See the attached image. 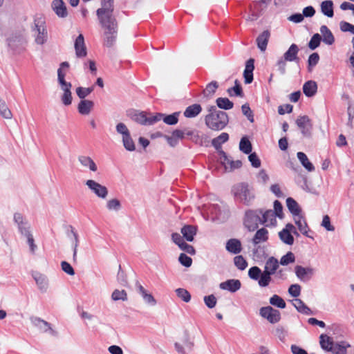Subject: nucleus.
Here are the masks:
<instances>
[{"mask_svg": "<svg viewBox=\"0 0 354 354\" xmlns=\"http://www.w3.org/2000/svg\"><path fill=\"white\" fill-rule=\"evenodd\" d=\"M180 112H174L172 114L167 115L161 113H156V122L162 120L168 125H174L178 122Z\"/></svg>", "mask_w": 354, "mask_h": 354, "instance_id": "obj_15", "label": "nucleus"}, {"mask_svg": "<svg viewBox=\"0 0 354 354\" xmlns=\"http://www.w3.org/2000/svg\"><path fill=\"white\" fill-rule=\"evenodd\" d=\"M320 32L322 34V40L327 45H332L335 42V37L330 30L326 26L322 25L320 27Z\"/></svg>", "mask_w": 354, "mask_h": 354, "instance_id": "obj_24", "label": "nucleus"}, {"mask_svg": "<svg viewBox=\"0 0 354 354\" xmlns=\"http://www.w3.org/2000/svg\"><path fill=\"white\" fill-rule=\"evenodd\" d=\"M268 239V231L263 227L259 230H258L253 239H252V243L254 245H258L261 243H263L267 241Z\"/></svg>", "mask_w": 354, "mask_h": 354, "instance_id": "obj_30", "label": "nucleus"}, {"mask_svg": "<svg viewBox=\"0 0 354 354\" xmlns=\"http://www.w3.org/2000/svg\"><path fill=\"white\" fill-rule=\"evenodd\" d=\"M321 10L328 17H333L334 15L333 1L330 0L322 1L321 3Z\"/></svg>", "mask_w": 354, "mask_h": 354, "instance_id": "obj_36", "label": "nucleus"}, {"mask_svg": "<svg viewBox=\"0 0 354 354\" xmlns=\"http://www.w3.org/2000/svg\"><path fill=\"white\" fill-rule=\"evenodd\" d=\"M100 24L103 30L104 45L112 47L118 36V22L114 15L97 17Z\"/></svg>", "mask_w": 354, "mask_h": 354, "instance_id": "obj_1", "label": "nucleus"}, {"mask_svg": "<svg viewBox=\"0 0 354 354\" xmlns=\"http://www.w3.org/2000/svg\"><path fill=\"white\" fill-rule=\"evenodd\" d=\"M254 60L249 59L245 64V68L243 72L244 81L245 84H250L253 81V71L254 69Z\"/></svg>", "mask_w": 354, "mask_h": 354, "instance_id": "obj_22", "label": "nucleus"}, {"mask_svg": "<svg viewBox=\"0 0 354 354\" xmlns=\"http://www.w3.org/2000/svg\"><path fill=\"white\" fill-rule=\"evenodd\" d=\"M279 236L282 242L287 245H292L294 237L287 230H282L279 232Z\"/></svg>", "mask_w": 354, "mask_h": 354, "instance_id": "obj_43", "label": "nucleus"}, {"mask_svg": "<svg viewBox=\"0 0 354 354\" xmlns=\"http://www.w3.org/2000/svg\"><path fill=\"white\" fill-rule=\"evenodd\" d=\"M202 111V107L198 104H194L187 106L184 111V116L192 118L197 116Z\"/></svg>", "mask_w": 354, "mask_h": 354, "instance_id": "obj_34", "label": "nucleus"}, {"mask_svg": "<svg viewBox=\"0 0 354 354\" xmlns=\"http://www.w3.org/2000/svg\"><path fill=\"white\" fill-rule=\"evenodd\" d=\"M231 192L236 201L245 205H250L255 197L253 189L245 183L234 185Z\"/></svg>", "mask_w": 354, "mask_h": 354, "instance_id": "obj_3", "label": "nucleus"}, {"mask_svg": "<svg viewBox=\"0 0 354 354\" xmlns=\"http://www.w3.org/2000/svg\"><path fill=\"white\" fill-rule=\"evenodd\" d=\"M197 229L195 226L186 225L181 228V233L187 241H192L196 234Z\"/></svg>", "mask_w": 354, "mask_h": 354, "instance_id": "obj_31", "label": "nucleus"}, {"mask_svg": "<svg viewBox=\"0 0 354 354\" xmlns=\"http://www.w3.org/2000/svg\"><path fill=\"white\" fill-rule=\"evenodd\" d=\"M85 184L97 197L104 199L108 196L109 192L107 188L94 180H87Z\"/></svg>", "mask_w": 354, "mask_h": 354, "instance_id": "obj_11", "label": "nucleus"}, {"mask_svg": "<svg viewBox=\"0 0 354 354\" xmlns=\"http://www.w3.org/2000/svg\"><path fill=\"white\" fill-rule=\"evenodd\" d=\"M75 50L77 57H84L87 54L84 36L82 34L79 35L75 41Z\"/></svg>", "mask_w": 354, "mask_h": 354, "instance_id": "obj_17", "label": "nucleus"}, {"mask_svg": "<svg viewBox=\"0 0 354 354\" xmlns=\"http://www.w3.org/2000/svg\"><path fill=\"white\" fill-rule=\"evenodd\" d=\"M270 36V32L266 30L257 37V44L261 51L264 52L266 50Z\"/></svg>", "mask_w": 354, "mask_h": 354, "instance_id": "obj_28", "label": "nucleus"}, {"mask_svg": "<svg viewBox=\"0 0 354 354\" xmlns=\"http://www.w3.org/2000/svg\"><path fill=\"white\" fill-rule=\"evenodd\" d=\"M317 83L313 80L307 81L303 86V92L307 97L315 95L317 93Z\"/></svg>", "mask_w": 354, "mask_h": 354, "instance_id": "obj_32", "label": "nucleus"}, {"mask_svg": "<svg viewBox=\"0 0 354 354\" xmlns=\"http://www.w3.org/2000/svg\"><path fill=\"white\" fill-rule=\"evenodd\" d=\"M321 41V35L318 33L314 34L308 43L309 48L311 50H315L320 45Z\"/></svg>", "mask_w": 354, "mask_h": 354, "instance_id": "obj_52", "label": "nucleus"}, {"mask_svg": "<svg viewBox=\"0 0 354 354\" xmlns=\"http://www.w3.org/2000/svg\"><path fill=\"white\" fill-rule=\"evenodd\" d=\"M270 304L279 308H285L286 306L285 301L277 295H274L270 298Z\"/></svg>", "mask_w": 354, "mask_h": 354, "instance_id": "obj_49", "label": "nucleus"}, {"mask_svg": "<svg viewBox=\"0 0 354 354\" xmlns=\"http://www.w3.org/2000/svg\"><path fill=\"white\" fill-rule=\"evenodd\" d=\"M113 0H102L101 8L96 11L97 17L113 15Z\"/></svg>", "mask_w": 354, "mask_h": 354, "instance_id": "obj_14", "label": "nucleus"}, {"mask_svg": "<svg viewBox=\"0 0 354 354\" xmlns=\"http://www.w3.org/2000/svg\"><path fill=\"white\" fill-rule=\"evenodd\" d=\"M13 221L21 236H24L31 233L30 224L21 213L15 212L13 215Z\"/></svg>", "mask_w": 354, "mask_h": 354, "instance_id": "obj_8", "label": "nucleus"}, {"mask_svg": "<svg viewBox=\"0 0 354 354\" xmlns=\"http://www.w3.org/2000/svg\"><path fill=\"white\" fill-rule=\"evenodd\" d=\"M78 161L84 168H88L91 171H96L97 167L93 160L87 156L81 155L78 156Z\"/></svg>", "mask_w": 354, "mask_h": 354, "instance_id": "obj_25", "label": "nucleus"}, {"mask_svg": "<svg viewBox=\"0 0 354 354\" xmlns=\"http://www.w3.org/2000/svg\"><path fill=\"white\" fill-rule=\"evenodd\" d=\"M229 134L225 132L221 133L218 136L212 140V146L218 151L221 149V145L228 141Z\"/></svg>", "mask_w": 354, "mask_h": 354, "instance_id": "obj_33", "label": "nucleus"}, {"mask_svg": "<svg viewBox=\"0 0 354 354\" xmlns=\"http://www.w3.org/2000/svg\"><path fill=\"white\" fill-rule=\"evenodd\" d=\"M218 153L220 155V159L222 165H223L226 170H228L232 160L227 156L226 153L223 150L218 151Z\"/></svg>", "mask_w": 354, "mask_h": 354, "instance_id": "obj_61", "label": "nucleus"}, {"mask_svg": "<svg viewBox=\"0 0 354 354\" xmlns=\"http://www.w3.org/2000/svg\"><path fill=\"white\" fill-rule=\"evenodd\" d=\"M262 224H266L267 226L269 224H272L273 221H276L275 214L272 209H268L265 212L263 211V214L261 215Z\"/></svg>", "mask_w": 354, "mask_h": 354, "instance_id": "obj_40", "label": "nucleus"}, {"mask_svg": "<svg viewBox=\"0 0 354 354\" xmlns=\"http://www.w3.org/2000/svg\"><path fill=\"white\" fill-rule=\"evenodd\" d=\"M0 115L5 119H11L12 113L6 102L0 97Z\"/></svg>", "mask_w": 354, "mask_h": 354, "instance_id": "obj_45", "label": "nucleus"}, {"mask_svg": "<svg viewBox=\"0 0 354 354\" xmlns=\"http://www.w3.org/2000/svg\"><path fill=\"white\" fill-rule=\"evenodd\" d=\"M93 90L94 86L88 88L80 86L76 88V93L80 99L85 100L84 98L89 95Z\"/></svg>", "mask_w": 354, "mask_h": 354, "instance_id": "obj_47", "label": "nucleus"}, {"mask_svg": "<svg viewBox=\"0 0 354 354\" xmlns=\"http://www.w3.org/2000/svg\"><path fill=\"white\" fill-rule=\"evenodd\" d=\"M227 92L230 96L236 95L243 97V95L242 87L241 85H234L233 87L229 88L227 90Z\"/></svg>", "mask_w": 354, "mask_h": 354, "instance_id": "obj_59", "label": "nucleus"}, {"mask_svg": "<svg viewBox=\"0 0 354 354\" xmlns=\"http://www.w3.org/2000/svg\"><path fill=\"white\" fill-rule=\"evenodd\" d=\"M94 106V102L88 100H82L77 106L79 113L83 115H88Z\"/></svg>", "mask_w": 354, "mask_h": 354, "instance_id": "obj_26", "label": "nucleus"}, {"mask_svg": "<svg viewBox=\"0 0 354 354\" xmlns=\"http://www.w3.org/2000/svg\"><path fill=\"white\" fill-rule=\"evenodd\" d=\"M225 248L229 252L237 254L241 252L242 245L239 239H230L227 241Z\"/></svg>", "mask_w": 354, "mask_h": 354, "instance_id": "obj_23", "label": "nucleus"}, {"mask_svg": "<svg viewBox=\"0 0 354 354\" xmlns=\"http://www.w3.org/2000/svg\"><path fill=\"white\" fill-rule=\"evenodd\" d=\"M51 6L59 17L64 18L68 15L66 7L62 0H53Z\"/></svg>", "mask_w": 354, "mask_h": 354, "instance_id": "obj_20", "label": "nucleus"}, {"mask_svg": "<svg viewBox=\"0 0 354 354\" xmlns=\"http://www.w3.org/2000/svg\"><path fill=\"white\" fill-rule=\"evenodd\" d=\"M70 229H71V233L72 234V235L73 236V238H74V242L73 243V263H77V247L79 245V238H78V234L75 231L73 227L71 225Z\"/></svg>", "mask_w": 354, "mask_h": 354, "instance_id": "obj_42", "label": "nucleus"}, {"mask_svg": "<svg viewBox=\"0 0 354 354\" xmlns=\"http://www.w3.org/2000/svg\"><path fill=\"white\" fill-rule=\"evenodd\" d=\"M272 281V275L263 272L258 281V283L260 287L264 288L268 286Z\"/></svg>", "mask_w": 354, "mask_h": 354, "instance_id": "obj_50", "label": "nucleus"}, {"mask_svg": "<svg viewBox=\"0 0 354 354\" xmlns=\"http://www.w3.org/2000/svg\"><path fill=\"white\" fill-rule=\"evenodd\" d=\"M260 315L271 324H276L281 319V313L271 306L262 307L259 310Z\"/></svg>", "mask_w": 354, "mask_h": 354, "instance_id": "obj_9", "label": "nucleus"}, {"mask_svg": "<svg viewBox=\"0 0 354 354\" xmlns=\"http://www.w3.org/2000/svg\"><path fill=\"white\" fill-rule=\"evenodd\" d=\"M243 114L247 117L250 122H254V115L248 104H244L241 106Z\"/></svg>", "mask_w": 354, "mask_h": 354, "instance_id": "obj_60", "label": "nucleus"}, {"mask_svg": "<svg viewBox=\"0 0 354 354\" xmlns=\"http://www.w3.org/2000/svg\"><path fill=\"white\" fill-rule=\"evenodd\" d=\"M165 138L169 145L172 147L178 145L179 141L184 139L183 133L180 129H176L173 131L170 136H165Z\"/></svg>", "mask_w": 354, "mask_h": 354, "instance_id": "obj_21", "label": "nucleus"}, {"mask_svg": "<svg viewBox=\"0 0 354 354\" xmlns=\"http://www.w3.org/2000/svg\"><path fill=\"white\" fill-rule=\"evenodd\" d=\"M279 263L278 260L276 258L271 257L266 261L263 272L273 275L279 268Z\"/></svg>", "mask_w": 354, "mask_h": 354, "instance_id": "obj_27", "label": "nucleus"}, {"mask_svg": "<svg viewBox=\"0 0 354 354\" xmlns=\"http://www.w3.org/2000/svg\"><path fill=\"white\" fill-rule=\"evenodd\" d=\"M32 276L35 279L38 286V288L40 290V291H41L42 292H46L48 286V280L47 277L37 272H33Z\"/></svg>", "mask_w": 354, "mask_h": 354, "instance_id": "obj_19", "label": "nucleus"}, {"mask_svg": "<svg viewBox=\"0 0 354 354\" xmlns=\"http://www.w3.org/2000/svg\"><path fill=\"white\" fill-rule=\"evenodd\" d=\"M8 47L15 53H19L25 50L27 40L22 32L12 33L7 39Z\"/></svg>", "mask_w": 354, "mask_h": 354, "instance_id": "obj_6", "label": "nucleus"}, {"mask_svg": "<svg viewBox=\"0 0 354 354\" xmlns=\"http://www.w3.org/2000/svg\"><path fill=\"white\" fill-rule=\"evenodd\" d=\"M286 206L292 215H298L301 213V209L297 202L291 197L286 199Z\"/></svg>", "mask_w": 354, "mask_h": 354, "instance_id": "obj_35", "label": "nucleus"}, {"mask_svg": "<svg viewBox=\"0 0 354 354\" xmlns=\"http://www.w3.org/2000/svg\"><path fill=\"white\" fill-rule=\"evenodd\" d=\"M297 158L300 161L302 166L308 171H313L315 170V167L309 161L307 156L304 152H298L297 153Z\"/></svg>", "mask_w": 354, "mask_h": 354, "instance_id": "obj_37", "label": "nucleus"}, {"mask_svg": "<svg viewBox=\"0 0 354 354\" xmlns=\"http://www.w3.org/2000/svg\"><path fill=\"white\" fill-rule=\"evenodd\" d=\"M111 298L114 301H118V300H122L126 301L127 300V295L125 290H115L111 295Z\"/></svg>", "mask_w": 354, "mask_h": 354, "instance_id": "obj_56", "label": "nucleus"}, {"mask_svg": "<svg viewBox=\"0 0 354 354\" xmlns=\"http://www.w3.org/2000/svg\"><path fill=\"white\" fill-rule=\"evenodd\" d=\"M122 142L124 148L129 151H133L136 149L134 142L129 133L127 136L122 137Z\"/></svg>", "mask_w": 354, "mask_h": 354, "instance_id": "obj_48", "label": "nucleus"}, {"mask_svg": "<svg viewBox=\"0 0 354 354\" xmlns=\"http://www.w3.org/2000/svg\"><path fill=\"white\" fill-rule=\"evenodd\" d=\"M262 209L248 210L245 212L244 225L249 231H254L257 229L259 224H262L261 215Z\"/></svg>", "mask_w": 354, "mask_h": 354, "instance_id": "obj_7", "label": "nucleus"}, {"mask_svg": "<svg viewBox=\"0 0 354 354\" xmlns=\"http://www.w3.org/2000/svg\"><path fill=\"white\" fill-rule=\"evenodd\" d=\"M349 346L348 344H346L344 342L340 344L333 342L331 348H329V351L333 354H346V348Z\"/></svg>", "mask_w": 354, "mask_h": 354, "instance_id": "obj_38", "label": "nucleus"}, {"mask_svg": "<svg viewBox=\"0 0 354 354\" xmlns=\"http://www.w3.org/2000/svg\"><path fill=\"white\" fill-rule=\"evenodd\" d=\"M218 87V84L217 82L212 81L207 85L205 89L203 91V93L206 96L212 95L216 92Z\"/></svg>", "mask_w": 354, "mask_h": 354, "instance_id": "obj_58", "label": "nucleus"}, {"mask_svg": "<svg viewBox=\"0 0 354 354\" xmlns=\"http://www.w3.org/2000/svg\"><path fill=\"white\" fill-rule=\"evenodd\" d=\"M295 261V254L292 252H288L286 254L283 255L280 259V264L282 266H287Z\"/></svg>", "mask_w": 354, "mask_h": 354, "instance_id": "obj_53", "label": "nucleus"}, {"mask_svg": "<svg viewBox=\"0 0 354 354\" xmlns=\"http://www.w3.org/2000/svg\"><path fill=\"white\" fill-rule=\"evenodd\" d=\"M66 73L61 69L57 70V81L60 85L61 89L64 93L71 92L72 84L65 80Z\"/></svg>", "mask_w": 354, "mask_h": 354, "instance_id": "obj_29", "label": "nucleus"}, {"mask_svg": "<svg viewBox=\"0 0 354 354\" xmlns=\"http://www.w3.org/2000/svg\"><path fill=\"white\" fill-rule=\"evenodd\" d=\"M209 113L205 118L207 127L213 131L223 130L229 122L227 113L218 110L215 106L208 109Z\"/></svg>", "mask_w": 354, "mask_h": 354, "instance_id": "obj_2", "label": "nucleus"}, {"mask_svg": "<svg viewBox=\"0 0 354 354\" xmlns=\"http://www.w3.org/2000/svg\"><path fill=\"white\" fill-rule=\"evenodd\" d=\"M30 320H31L32 324L38 328L41 331H42L44 333H46V332L49 331V333L51 335H53V336L57 335V332L51 328L50 324L48 322L43 320L39 317H31Z\"/></svg>", "mask_w": 354, "mask_h": 354, "instance_id": "obj_13", "label": "nucleus"}, {"mask_svg": "<svg viewBox=\"0 0 354 354\" xmlns=\"http://www.w3.org/2000/svg\"><path fill=\"white\" fill-rule=\"evenodd\" d=\"M35 42L38 45H44L48 39V33L45 21L42 18H37L30 27Z\"/></svg>", "mask_w": 354, "mask_h": 354, "instance_id": "obj_4", "label": "nucleus"}, {"mask_svg": "<svg viewBox=\"0 0 354 354\" xmlns=\"http://www.w3.org/2000/svg\"><path fill=\"white\" fill-rule=\"evenodd\" d=\"M179 262L185 267L189 268L192 266V259L184 253H181L178 257Z\"/></svg>", "mask_w": 354, "mask_h": 354, "instance_id": "obj_63", "label": "nucleus"}, {"mask_svg": "<svg viewBox=\"0 0 354 354\" xmlns=\"http://www.w3.org/2000/svg\"><path fill=\"white\" fill-rule=\"evenodd\" d=\"M262 272L263 271L259 267L253 266L249 269L248 276L253 280L259 281Z\"/></svg>", "mask_w": 354, "mask_h": 354, "instance_id": "obj_55", "label": "nucleus"}, {"mask_svg": "<svg viewBox=\"0 0 354 354\" xmlns=\"http://www.w3.org/2000/svg\"><path fill=\"white\" fill-rule=\"evenodd\" d=\"M339 27L342 32H350L354 35V25L342 21L339 24Z\"/></svg>", "mask_w": 354, "mask_h": 354, "instance_id": "obj_64", "label": "nucleus"}, {"mask_svg": "<svg viewBox=\"0 0 354 354\" xmlns=\"http://www.w3.org/2000/svg\"><path fill=\"white\" fill-rule=\"evenodd\" d=\"M216 102L218 108L224 110H230L234 106V103L227 97H218Z\"/></svg>", "mask_w": 354, "mask_h": 354, "instance_id": "obj_41", "label": "nucleus"}, {"mask_svg": "<svg viewBox=\"0 0 354 354\" xmlns=\"http://www.w3.org/2000/svg\"><path fill=\"white\" fill-rule=\"evenodd\" d=\"M293 305L296 309L302 314L308 315L313 314L312 310L300 299H295L293 301Z\"/></svg>", "mask_w": 354, "mask_h": 354, "instance_id": "obj_39", "label": "nucleus"}, {"mask_svg": "<svg viewBox=\"0 0 354 354\" xmlns=\"http://www.w3.org/2000/svg\"><path fill=\"white\" fill-rule=\"evenodd\" d=\"M106 207L110 211H118L121 208V204L118 199L113 198L107 201Z\"/></svg>", "mask_w": 354, "mask_h": 354, "instance_id": "obj_57", "label": "nucleus"}, {"mask_svg": "<svg viewBox=\"0 0 354 354\" xmlns=\"http://www.w3.org/2000/svg\"><path fill=\"white\" fill-rule=\"evenodd\" d=\"M296 124L304 136L310 137L311 136L313 124L308 115L298 117L296 120Z\"/></svg>", "mask_w": 354, "mask_h": 354, "instance_id": "obj_12", "label": "nucleus"}, {"mask_svg": "<svg viewBox=\"0 0 354 354\" xmlns=\"http://www.w3.org/2000/svg\"><path fill=\"white\" fill-rule=\"evenodd\" d=\"M126 115L132 121L141 125L148 126L155 122V115L151 113L131 109L127 111Z\"/></svg>", "mask_w": 354, "mask_h": 354, "instance_id": "obj_5", "label": "nucleus"}, {"mask_svg": "<svg viewBox=\"0 0 354 354\" xmlns=\"http://www.w3.org/2000/svg\"><path fill=\"white\" fill-rule=\"evenodd\" d=\"M295 272L297 277L302 282H308L315 275V269L312 267L296 266Z\"/></svg>", "mask_w": 354, "mask_h": 354, "instance_id": "obj_10", "label": "nucleus"}, {"mask_svg": "<svg viewBox=\"0 0 354 354\" xmlns=\"http://www.w3.org/2000/svg\"><path fill=\"white\" fill-rule=\"evenodd\" d=\"M239 149L245 154H249L251 153L252 149V144L246 137H243L241 139L239 143Z\"/></svg>", "mask_w": 354, "mask_h": 354, "instance_id": "obj_44", "label": "nucleus"}, {"mask_svg": "<svg viewBox=\"0 0 354 354\" xmlns=\"http://www.w3.org/2000/svg\"><path fill=\"white\" fill-rule=\"evenodd\" d=\"M234 263L237 268L241 270H245L248 266V262L241 255L236 256L234 258Z\"/></svg>", "mask_w": 354, "mask_h": 354, "instance_id": "obj_54", "label": "nucleus"}, {"mask_svg": "<svg viewBox=\"0 0 354 354\" xmlns=\"http://www.w3.org/2000/svg\"><path fill=\"white\" fill-rule=\"evenodd\" d=\"M175 292L182 301L187 303L191 300V295L186 289L179 288L176 289Z\"/></svg>", "mask_w": 354, "mask_h": 354, "instance_id": "obj_51", "label": "nucleus"}, {"mask_svg": "<svg viewBox=\"0 0 354 354\" xmlns=\"http://www.w3.org/2000/svg\"><path fill=\"white\" fill-rule=\"evenodd\" d=\"M320 341V346L321 347L326 351H329V348H331L333 341L326 335L322 334L319 337Z\"/></svg>", "mask_w": 354, "mask_h": 354, "instance_id": "obj_46", "label": "nucleus"}, {"mask_svg": "<svg viewBox=\"0 0 354 354\" xmlns=\"http://www.w3.org/2000/svg\"><path fill=\"white\" fill-rule=\"evenodd\" d=\"M219 287L222 290H226L231 292H235L241 287V281L239 279H228L220 283Z\"/></svg>", "mask_w": 354, "mask_h": 354, "instance_id": "obj_18", "label": "nucleus"}, {"mask_svg": "<svg viewBox=\"0 0 354 354\" xmlns=\"http://www.w3.org/2000/svg\"><path fill=\"white\" fill-rule=\"evenodd\" d=\"M299 47L297 44H292L290 45L288 50L283 54L282 57L287 62H295L299 63V58L298 57Z\"/></svg>", "mask_w": 354, "mask_h": 354, "instance_id": "obj_16", "label": "nucleus"}, {"mask_svg": "<svg viewBox=\"0 0 354 354\" xmlns=\"http://www.w3.org/2000/svg\"><path fill=\"white\" fill-rule=\"evenodd\" d=\"M319 60V55L317 53H312L308 60V69L310 70L311 67H314L317 64Z\"/></svg>", "mask_w": 354, "mask_h": 354, "instance_id": "obj_62", "label": "nucleus"}]
</instances>
